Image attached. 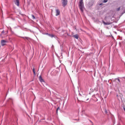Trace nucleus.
Returning a JSON list of instances; mask_svg holds the SVG:
<instances>
[{
	"label": "nucleus",
	"instance_id": "f257e3e1",
	"mask_svg": "<svg viewBox=\"0 0 125 125\" xmlns=\"http://www.w3.org/2000/svg\"><path fill=\"white\" fill-rule=\"evenodd\" d=\"M83 0H80L79 6V8L81 11V12H83V8L84 7V6L83 5Z\"/></svg>",
	"mask_w": 125,
	"mask_h": 125
},
{
	"label": "nucleus",
	"instance_id": "f03ea898",
	"mask_svg": "<svg viewBox=\"0 0 125 125\" xmlns=\"http://www.w3.org/2000/svg\"><path fill=\"white\" fill-rule=\"evenodd\" d=\"M62 6L63 7H65L67 4H68V0H62Z\"/></svg>",
	"mask_w": 125,
	"mask_h": 125
},
{
	"label": "nucleus",
	"instance_id": "7ed1b4c3",
	"mask_svg": "<svg viewBox=\"0 0 125 125\" xmlns=\"http://www.w3.org/2000/svg\"><path fill=\"white\" fill-rule=\"evenodd\" d=\"M6 42H7V41L6 40H1V45L2 46H4L5 44H6Z\"/></svg>",
	"mask_w": 125,
	"mask_h": 125
},
{
	"label": "nucleus",
	"instance_id": "20e7f679",
	"mask_svg": "<svg viewBox=\"0 0 125 125\" xmlns=\"http://www.w3.org/2000/svg\"><path fill=\"white\" fill-rule=\"evenodd\" d=\"M39 81L41 82V83H44V80L42 79V75H40L39 76Z\"/></svg>",
	"mask_w": 125,
	"mask_h": 125
},
{
	"label": "nucleus",
	"instance_id": "39448f33",
	"mask_svg": "<svg viewBox=\"0 0 125 125\" xmlns=\"http://www.w3.org/2000/svg\"><path fill=\"white\" fill-rule=\"evenodd\" d=\"M56 16H58V15H60V11L59 10V9L56 10Z\"/></svg>",
	"mask_w": 125,
	"mask_h": 125
},
{
	"label": "nucleus",
	"instance_id": "423d86ee",
	"mask_svg": "<svg viewBox=\"0 0 125 125\" xmlns=\"http://www.w3.org/2000/svg\"><path fill=\"white\" fill-rule=\"evenodd\" d=\"M115 81H118V83H117L119 84V85H122V83H121V80H120V79H119V78H116L115 79Z\"/></svg>",
	"mask_w": 125,
	"mask_h": 125
},
{
	"label": "nucleus",
	"instance_id": "0eeeda50",
	"mask_svg": "<svg viewBox=\"0 0 125 125\" xmlns=\"http://www.w3.org/2000/svg\"><path fill=\"white\" fill-rule=\"evenodd\" d=\"M20 3L19 2V0H15V4H16V5H17V6H19Z\"/></svg>",
	"mask_w": 125,
	"mask_h": 125
},
{
	"label": "nucleus",
	"instance_id": "6e6552de",
	"mask_svg": "<svg viewBox=\"0 0 125 125\" xmlns=\"http://www.w3.org/2000/svg\"><path fill=\"white\" fill-rule=\"evenodd\" d=\"M103 22L104 24V25H111V24H112L111 22H105L104 21H103Z\"/></svg>",
	"mask_w": 125,
	"mask_h": 125
},
{
	"label": "nucleus",
	"instance_id": "1a4fd4ad",
	"mask_svg": "<svg viewBox=\"0 0 125 125\" xmlns=\"http://www.w3.org/2000/svg\"><path fill=\"white\" fill-rule=\"evenodd\" d=\"M73 38H75V39H76V40H78V39H79V35L78 34H76L73 36Z\"/></svg>",
	"mask_w": 125,
	"mask_h": 125
},
{
	"label": "nucleus",
	"instance_id": "9d476101",
	"mask_svg": "<svg viewBox=\"0 0 125 125\" xmlns=\"http://www.w3.org/2000/svg\"><path fill=\"white\" fill-rule=\"evenodd\" d=\"M48 36L49 37H50V38H55V36H54V35L53 34H48Z\"/></svg>",
	"mask_w": 125,
	"mask_h": 125
},
{
	"label": "nucleus",
	"instance_id": "9b49d317",
	"mask_svg": "<svg viewBox=\"0 0 125 125\" xmlns=\"http://www.w3.org/2000/svg\"><path fill=\"white\" fill-rule=\"evenodd\" d=\"M22 39H24V40H29V37H22Z\"/></svg>",
	"mask_w": 125,
	"mask_h": 125
},
{
	"label": "nucleus",
	"instance_id": "f8f14e48",
	"mask_svg": "<svg viewBox=\"0 0 125 125\" xmlns=\"http://www.w3.org/2000/svg\"><path fill=\"white\" fill-rule=\"evenodd\" d=\"M33 72L34 75H36V71L35 70L34 68H33Z\"/></svg>",
	"mask_w": 125,
	"mask_h": 125
},
{
	"label": "nucleus",
	"instance_id": "ddd939ff",
	"mask_svg": "<svg viewBox=\"0 0 125 125\" xmlns=\"http://www.w3.org/2000/svg\"><path fill=\"white\" fill-rule=\"evenodd\" d=\"M31 16L33 20L36 19V18L35 17V16L34 15H31Z\"/></svg>",
	"mask_w": 125,
	"mask_h": 125
},
{
	"label": "nucleus",
	"instance_id": "4468645a",
	"mask_svg": "<svg viewBox=\"0 0 125 125\" xmlns=\"http://www.w3.org/2000/svg\"><path fill=\"white\" fill-rule=\"evenodd\" d=\"M121 9V7H118L117 9V11H120V10Z\"/></svg>",
	"mask_w": 125,
	"mask_h": 125
},
{
	"label": "nucleus",
	"instance_id": "2eb2a0df",
	"mask_svg": "<svg viewBox=\"0 0 125 125\" xmlns=\"http://www.w3.org/2000/svg\"><path fill=\"white\" fill-rule=\"evenodd\" d=\"M107 1H108V0H103V2H104V3L107 2Z\"/></svg>",
	"mask_w": 125,
	"mask_h": 125
},
{
	"label": "nucleus",
	"instance_id": "dca6fc26",
	"mask_svg": "<svg viewBox=\"0 0 125 125\" xmlns=\"http://www.w3.org/2000/svg\"><path fill=\"white\" fill-rule=\"evenodd\" d=\"M61 48L62 50H63V46L62 45H61Z\"/></svg>",
	"mask_w": 125,
	"mask_h": 125
},
{
	"label": "nucleus",
	"instance_id": "f3484780",
	"mask_svg": "<svg viewBox=\"0 0 125 125\" xmlns=\"http://www.w3.org/2000/svg\"><path fill=\"white\" fill-rule=\"evenodd\" d=\"M1 34H4V30H3L2 32H1Z\"/></svg>",
	"mask_w": 125,
	"mask_h": 125
},
{
	"label": "nucleus",
	"instance_id": "a211bd4d",
	"mask_svg": "<svg viewBox=\"0 0 125 125\" xmlns=\"http://www.w3.org/2000/svg\"><path fill=\"white\" fill-rule=\"evenodd\" d=\"M57 110H60V107H58L57 108Z\"/></svg>",
	"mask_w": 125,
	"mask_h": 125
},
{
	"label": "nucleus",
	"instance_id": "6ab92c4d",
	"mask_svg": "<svg viewBox=\"0 0 125 125\" xmlns=\"http://www.w3.org/2000/svg\"><path fill=\"white\" fill-rule=\"evenodd\" d=\"M56 114H58V110H57V109L56 110Z\"/></svg>",
	"mask_w": 125,
	"mask_h": 125
},
{
	"label": "nucleus",
	"instance_id": "aec40b11",
	"mask_svg": "<svg viewBox=\"0 0 125 125\" xmlns=\"http://www.w3.org/2000/svg\"><path fill=\"white\" fill-rule=\"evenodd\" d=\"M1 36H2V34L1 33L0 34V37H1Z\"/></svg>",
	"mask_w": 125,
	"mask_h": 125
},
{
	"label": "nucleus",
	"instance_id": "412c9836",
	"mask_svg": "<svg viewBox=\"0 0 125 125\" xmlns=\"http://www.w3.org/2000/svg\"><path fill=\"white\" fill-rule=\"evenodd\" d=\"M102 4H103V3H101L99 4V5H102Z\"/></svg>",
	"mask_w": 125,
	"mask_h": 125
},
{
	"label": "nucleus",
	"instance_id": "4be33fe9",
	"mask_svg": "<svg viewBox=\"0 0 125 125\" xmlns=\"http://www.w3.org/2000/svg\"><path fill=\"white\" fill-rule=\"evenodd\" d=\"M89 121H90V123H91L92 124L93 123L92 121H91L90 120H89ZM92 125H93V124H92Z\"/></svg>",
	"mask_w": 125,
	"mask_h": 125
},
{
	"label": "nucleus",
	"instance_id": "5701e85b",
	"mask_svg": "<svg viewBox=\"0 0 125 125\" xmlns=\"http://www.w3.org/2000/svg\"><path fill=\"white\" fill-rule=\"evenodd\" d=\"M45 35H47V36H48V35H49V34H48V33H46Z\"/></svg>",
	"mask_w": 125,
	"mask_h": 125
},
{
	"label": "nucleus",
	"instance_id": "b1692460",
	"mask_svg": "<svg viewBox=\"0 0 125 125\" xmlns=\"http://www.w3.org/2000/svg\"><path fill=\"white\" fill-rule=\"evenodd\" d=\"M123 13H125V11H123Z\"/></svg>",
	"mask_w": 125,
	"mask_h": 125
},
{
	"label": "nucleus",
	"instance_id": "393cba45",
	"mask_svg": "<svg viewBox=\"0 0 125 125\" xmlns=\"http://www.w3.org/2000/svg\"><path fill=\"white\" fill-rule=\"evenodd\" d=\"M105 113H107V110H105Z\"/></svg>",
	"mask_w": 125,
	"mask_h": 125
},
{
	"label": "nucleus",
	"instance_id": "a878e982",
	"mask_svg": "<svg viewBox=\"0 0 125 125\" xmlns=\"http://www.w3.org/2000/svg\"><path fill=\"white\" fill-rule=\"evenodd\" d=\"M88 99H87L86 100V101H87V100H88Z\"/></svg>",
	"mask_w": 125,
	"mask_h": 125
},
{
	"label": "nucleus",
	"instance_id": "bb28decb",
	"mask_svg": "<svg viewBox=\"0 0 125 125\" xmlns=\"http://www.w3.org/2000/svg\"><path fill=\"white\" fill-rule=\"evenodd\" d=\"M52 47H53V45H52Z\"/></svg>",
	"mask_w": 125,
	"mask_h": 125
}]
</instances>
